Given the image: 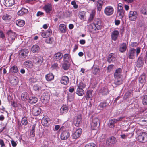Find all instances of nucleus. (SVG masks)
<instances>
[{
  "label": "nucleus",
  "instance_id": "bb28decb",
  "mask_svg": "<svg viewBox=\"0 0 147 147\" xmlns=\"http://www.w3.org/2000/svg\"><path fill=\"white\" fill-rule=\"evenodd\" d=\"M21 97L22 100L25 101L28 100L29 98V95L26 92L22 93L21 94Z\"/></svg>",
  "mask_w": 147,
  "mask_h": 147
},
{
  "label": "nucleus",
  "instance_id": "bf43d9fd",
  "mask_svg": "<svg viewBox=\"0 0 147 147\" xmlns=\"http://www.w3.org/2000/svg\"><path fill=\"white\" fill-rule=\"evenodd\" d=\"M0 145L1 147H5V146L4 142L2 139H0Z\"/></svg>",
  "mask_w": 147,
  "mask_h": 147
},
{
  "label": "nucleus",
  "instance_id": "79ce46f5",
  "mask_svg": "<svg viewBox=\"0 0 147 147\" xmlns=\"http://www.w3.org/2000/svg\"><path fill=\"white\" fill-rule=\"evenodd\" d=\"M96 12L95 10H93L90 14V17L89 19V21L90 22L92 21L94 18V17L95 14Z\"/></svg>",
  "mask_w": 147,
  "mask_h": 147
},
{
  "label": "nucleus",
  "instance_id": "6e6d98bb",
  "mask_svg": "<svg viewBox=\"0 0 147 147\" xmlns=\"http://www.w3.org/2000/svg\"><path fill=\"white\" fill-rule=\"evenodd\" d=\"M124 10L123 9L122 5L121 4L119 3L118 5L117 11Z\"/></svg>",
  "mask_w": 147,
  "mask_h": 147
},
{
  "label": "nucleus",
  "instance_id": "774afa93",
  "mask_svg": "<svg viewBox=\"0 0 147 147\" xmlns=\"http://www.w3.org/2000/svg\"><path fill=\"white\" fill-rule=\"evenodd\" d=\"M109 127L112 128H113L114 127V124L111 120L109 121Z\"/></svg>",
  "mask_w": 147,
  "mask_h": 147
},
{
  "label": "nucleus",
  "instance_id": "c85d7f7f",
  "mask_svg": "<svg viewBox=\"0 0 147 147\" xmlns=\"http://www.w3.org/2000/svg\"><path fill=\"white\" fill-rule=\"evenodd\" d=\"M45 77L47 80L51 81L54 78V76L52 73H49L45 75Z\"/></svg>",
  "mask_w": 147,
  "mask_h": 147
},
{
  "label": "nucleus",
  "instance_id": "412c9836",
  "mask_svg": "<svg viewBox=\"0 0 147 147\" xmlns=\"http://www.w3.org/2000/svg\"><path fill=\"white\" fill-rule=\"evenodd\" d=\"M39 49V47L36 45H35L31 47V51L33 53H37L38 52Z\"/></svg>",
  "mask_w": 147,
  "mask_h": 147
},
{
  "label": "nucleus",
  "instance_id": "f8f14e48",
  "mask_svg": "<svg viewBox=\"0 0 147 147\" xmlns=\"http://www.w3.org/2000/svg\"><path fill=\"white\" fill-rule=\"evenodd\" d=\"M70 136V134L67 131H65L62 132L60 135V138L61 140H65L68 139Z\"/></svg>",
  "mask_w": 147,
  "mask_h": 147
},
{
  "label": "nucleus",
  "instance_id": "864d4df0",
  "mask_svg": "<svg viewBox=\"0 0 147 147\" xmlns=\"http://www.w3.org/2000/svg\"><path fill=\"white\" fill-rule=\"evenodd\" d=\"M34 89L36 91H39L41 89L40 87L37 85H34L33 87Z\"/></svg>",
  "mask_w": 147,
  "mask_h": 147
},
{
  "label": "nucleus",
  "instance_id": "f3484780",
  "mask_svg": "<svg viewBox=\"0 0 147 147\" xmlns=\"http://www.w3.org/2000/svg\"><path fill=\"white\" fill-rule=\"evenodd\" d=\"M69 79L68 77L65 76H62L61 80V83L65 85H66L69 82Z\"/></svg>",
  "mask_w": 147,
  "mask_h": 147
},
{
  "label": "nucleus",
  "instance_id": "b1692460",
  "mask_svg": "<svg viewBox=\"0 0 147 147\" xmlns=\"http://www.w3.org/2000/svg\"><path fill=\"white\" fill-rule=\"evenodd\" d=\"M62 57V54L60 52H58L54 55V59L55 60L58 61L61 59Z\"/></svg>",
  "mask_w": 147,
  "mask_h": 147
},
{
  "label": "nucleus",
  "instance_id": "f03ea898",
  "mask_svg": "<svg viewBox=\"0 0 147 147\" xmlns=\"http://www.w3.org/2000/svg\"><path fill=\"white\" fill-rule=\"evenodd\" d=\"M7 34L8 35L7 39L9 43H12L16 38L17 35L15 32L11 30L8 31Z\"/></svg>",
  "mask_w": 147,
  "mask_h": 147
},
{
  "label": "nucleus",
  "instance_id": "f704fd0d",
  "mask_svg": "<svg viewBox=\"0 0 147 147\" xmlns=\"http://www.w3.org/2000/svg\"><path fill=\"white\" fill-rule=\"evenodd\" d=\"M92 73L95 75L98 74L100 71V69L99 67L97 65L94 67L92 71Z\"/></svg>",
  "mask_w": 147,
  "mask_h": 147
},
{
  "label": "nucleus",
  "instance_id": "680f3d73",
  "mask_svg": "<svg viewBox=\"0 0 147 147\" xmlns=\"http://www.w3.org/2000/svg\"><path fill=\"white\" fill-rule=\"evenodd\" d=\"M5 36L4 34L2 31H0V38L2 39H4Z\"/></svg>",
  "mask_w": 147,
  "mask_h": 147
},
{
  "label": "nucleus",
  "instance_id": "69168bd1",
  "mask_svg": "<svg viewBox=\"0 0 147 147\" xmlns=\"http://www.w3.org/2000/svg\"><path fill=\"white\" fill-rule=\"evenodd\" d=\"M11 143L12 146L13 147H15L16 146L17 144L16 143L14 140H12L11 141Z\"/></svg>",
  "mask_w": 147,
  "mask_h": 147
},
{
  "label": "nucleus",
  "instance_id": "aec40b11",
  "mask_svg": "<svg viewBox=\"0 0 147 147\" xmlns=\"http://www.w3.org/2000/svg\"><path fill=\"white\" fill-rule=\"evenodd\" d=\"M59 31L61 33H65L66 32V27L64 24H61L59 26Z\"/></svg>",
  "mask_w": 147,
  "mask_h": 147
},
{
  "label": "nucleus",
  "instance_id": "c03bdc74",
  "mask_svg": "<svg viewBox=\"0 0 147 147\" xmlns=\"http://www.w3.org/2000/svg\"><path fill=\"white\" fill-rule=\"evenodd\" d=\"M28 120L27 117H24L22 119L21 123L24 125H26L28 124Z\"/></svg>",
  "mask_w": 147,
  "mask_h": 147
},
{
  "label": "nucleus",
  "instance_id": "c756f323",
  "mask_svg": "<svg viewBox=\"0 0 147 147\" xmlns=\"http://www.w3.org/2000/svg\"><path fill=\"white\" fill-rule=\"evenodd\" d=\"M49 120V119L47 116H45L42 120V123L45 126L47 125L48 123Z\"/></svg>",
  "mask_w": 147,
  "mask_h": 147
},
{
  "label": "nucleus",
  "instance_id": "13d9d810",
  "mask_svg": "<svg viewBox=\"0 0 147 147\" xmlns=\"http://www.w3.org/2000/svg\"><path fill=\"white\" fill-rule=\"evenodd\" d=\"M71 4L73 5V7L75 9H77L78 7V5L76 3L75 1H73L71 2Z\"/></svg>",
  "mask_w": 147,
  "mask_h": 147
},
{
  "label": "nucleus",
  "instance_id": "20e7f679",
  "mask_svg": "<svg viewBox=\"0 0 147 147\" xmlns=\"http://www.w3.org/2000/svg\"><path fill=\"white\" fill-rule=\"evenodd\" d=\"M138 139L140 142H146L147 141V134L144 132L140 133L138 136Z\"/></svg>",
  "mask_w": 147,
  "mask_h": 147
},
{
  "label": "nucleus",
  "instance_id": "9d476101",
  "mask_svg": "<svg viewBox=\"0 0 147 147\" xmlns=\"http://www.w3.org/2000/svg\"><path fill=\"white\" fill-rule=\"evenodd\" d=\"M41 111L40 108L38 106L34 107L32 110V113L35 116H37L39 115Z\"/></svg>",
  "mask_w": 147,
  "mask_h": 147
},
{
  "label": "nucleus",
  "instance_id": "052dcab7",
  "mask_svg": "<svg viewBox=\"0 0 147 147\" xmlns=\"http://www.w3.org/2000/svg\"><path fill=\"white\" fill-rule=\"evenodd\" d=\"M58 67V64L57 63H54L52 65L51 68L52 69H56Z\"/></svg>",
  "mask_w": 147,
  "mask_h": 147
},
{
  "label": "nucleus",
  "instance_id": "7ed1b4c3",
  "mask_svg": "<svg viewBox=\"0 0 147 147\" xmlns=\"http://www.w3.org/2000/svg\"><path fill=\"white\" fill-rule=\"evenodd\" d=\"M91 127L92 130L97 129L100 126V123L98 118H93L91 123Z\"/></svg>",
  "mask_w": 147,
  "mask_h": 147
},
{
  "label": "nucleus",
  "instance_id": "a19ab883",
  "mask_svg": "<svg viewBox=\"0 0 147 147\" xmlns=\"http://www.w3.org/2000/svg\"><path fill=\"white\" fill-rule=\"evenodd\" d=\"M68 110L67 107L66 106H63L60 109V112L62 114L66 113Z\"/></svg>",
  "mask_w": 147,
  "mask_h": 147
},
{
  "label": "nucleus",
  "instance_id": "a18cd8bd",
  "mask_svg": "<svg viewBox=\"0 0 147 147\" xmlns=\"http://www.w3.org/2000/svg\"><path fill=\"white\" fill-rule=\"evenodd\" d=\"M115 83L116 85H120L122 83V81L120 78H115Z\"/></svg>",
  "mask_w": 147,
  "mask_h": 147
},
{
  "label": "nucleus",
  "instance_id": "8fccbe9b",
  "mask_svg": "<svg viewBox=\"0 0 147 147\" xmlns=\"http://www.w3.org/2000/svg\"><path fill=\"white\" fill-rule=\"evenodd\" d=\"M54 41L53 38H49L46 39L45 42L47 43L52 44Z\"/></svg>",
  "mask_w": 147,
  "mask_h": 147
},
{
  "label": "nucleus",
  "instance_id": "58836bf2",
  "mask_svg": "<svg viewBox=\"0 0 147 147\" xmlns=\"http://www.w3.org/2000/svg\"><path fill=\"white\" fill-rule=\"evenodd\" d=\"M81 122L80 117H77L76 119L75 120L74 123L75 125L76 126H78Z\"/></svg>",
  "mask_w": 147,
  "mask_h": 147
},
{
  "label": "nucleus",
  "instance_id": "39448f33",
  "mask_svg": "<svg viewBox=\"0 0 147 147\" xmlns=\"http://www.w3.org/2000/svg\"><path fill=\"white\" fill-rule=\"evenodd\" d=\"M138 16V13L136 11H131L128 14V18L129 20L132 21L136 20Z\"/></svg>",
  "mask_w": 147,
  "mask_h": 147
},
{
  "label": "nucleus",
  "instance_id": "0eeeda50",
  "mask_svg": "<svg viewBox=\"0 0 147 147\" xmlns=\"http://www.w3.org/2000/svg\"><path fill=\"white\" fill-rule=\"evenodd\" d=\"M29 51L26 49H24L20 50L19 53L20 57L21 58H24L28 56Z\"/></svg>",
  "mask_w": 147,
  "mask_h": 147
},
{
  "label": "nucleus",
  "instance_id": "ddd939ff",
  "mask_svg": "<svg viewBox=\"0 0 147 147\" xmlns=\"http://www.w3.org/2000/svg\"><path fill=\"white\" fill-rule=\"evenodd\" d=\"M116 141V138L113 136H112L107 139V143L109 145H111L114 144Z\"/></svg>",
  "mask_w": 147,
  "mask_h": 147
},
{
  "label": "nucleus",
  "instance_id": "09e8293b",
  "mask_svg": "<svg viewBox=\"0 0 147 147\" xmlns=\"http://www.w3.org/2000/svg\"><path fill=\"white\" fill-rule=\"evenodd\" d=\"M141 12L144 15H147V7H142L141 10Z\"/></svg>",
  "mask_w": 147,
  "mask_h": 147
},
{
  "label": "nucleus",
  "instance_id": "7c9ffc66",
  "mask_svg": "<svg viewBox=\"0 0 147 147\" xmlns=\"http://www.w3.org/2000/svg\"><path fill=\"white\" fill-rule=\"evenodd\" d=\"M24 65L26 67L31 68L33 66V63L32 62L30 61H27L25 62L24 63Z\"/></svg>",
  "mask_w": 147,
  "mask_h": 147
},
{
  "label": "nucleus",
  "instance_id": "423d86ee",
  "mask_svg": "<svg viewBox=\"0 0 147 147\" xmlns=\"http://www.w3.org/2000/svg\"><path fill=\"white\" fill-rule=\"evenodd\" d=\"M114 12V9L111 6H109L106 7L104 9V13L107 16L112 15Z\"/></svg>",
  "mask_w": 147,
  "mask_h": 147
},
{
  "label": "nucleus",
  "instance_id": "49530a36",
  "mask_svg": "<svg viewBox=\"0 0 147 147\" xmlns=\"http://www.w3.org/2000/svg\"><path fill=\"white\" fill-rule=\"evenodd\" d=\"M92 94V91L89 90L87 91L86 94V99L87 100H88L91 97Z\"/></svg>",
  "mask_w": 147,
  "mask_h": 147
},
{
  "label": "nucleus",
  "instance_id": "603ef678",
  "mask_svg": "<svg viewBox=\"0 0 147 147\" xmlns=\"http://www.w3.org/2000/svg\"><path fill=\"white\" fill-rule=\"evenodd\" d=\"M86 86V85L85 84H84L83 82H81L79 84L78 87V88H81L83 89V88L85 87Z\"/></svg>",
  "mask_w": 147,
  "mask_h": 147
},
{
  "label": "nucleus",
  "instance_id": "3c124183",
  "mask_svg": "<svg viewBox=\"0 0 147 147\" xmlns=\"http://www.w3.org/2000/svg\"><path fill=\"white\" fill-rule=\"evenodd\" d=\"M85 15V14L84 13L80 12L79 13V17L82 20H85L84 18Z\"/></svg>",
  "mask_w": 147,
  "mask_h": 147
},
{
  "label": "nucleus",
  "instance_id": "1a4fd4ad",
  "mask_svg": "<svg viewBox=\"0 0 147 147\" xmlns=\"http://www.w3.org/2000/svg\"><path fill=\"white\" fill-rule=\"evenodd\" d=\"M33 61L37 65L39 66L42 64L43 62V59L41 57H34Z\"/></svg>",
  "mask_w": 147,
  "mask_h": 147
},
{
  "label": "nucleus",
  "instance_id": "f257e3e1",
  "mask_svg": "<svg viewBox=\"0 0 147 147\" xmlns=\"http://www.w3.org/2000/svg\"><path fill=\"white\" fill-rule=\"evenodd\" d=\"M141 48L139 47L136 48V50L134 48H131L128 51L127 53V56L129 59H134L135 58L136 56L137 57L138 54L140 53L141 51Z\"/></svg>",
  "mask_w": 147,
  "mask_h": 147
},
{
  "label": "nucleus",
  "instance_id": "de8ad7c7",
  "mask_svg": "<svg viewBox=\"0 0 147 147\" xmlns=\"http://www.w3.org/2000/svg\"><path fill=\"white\" fill-rule=\"evenodd\" d=\"M67 63L64 62L62 65V67L64 70H67L69 68V65L67 64Z\"/></svg>",
  "mask_w": 147,
  "mask_h": 147
},
{
  "label": "nucleus",
  "instance_id": "5fc2aeb1",
  "mask_svg": "<svg viewBox=\"0 0 147 147\" xmlns=\"http://www.w3.org/2000/svg\"><path fill=\"white\" fill-rule=\"evenodd\" d=\"M85 147H96L94 143H89L87 144Z\"/></svg>",
  "mask_w": 147,
  "mask_h": 147
},
{
  "label": "nucleus",
  "instance_id": "6e6552de",
  "mask_svg": "<svg viewBox=\"0 0 147 147\" xmlns=\"http://www.w3.org/2000/svg\"><path fill=\"white\" fill-rule=\"evenodd\" d=\"M43 9L47 13H50L52 9V4L51 3L46 4L43 7Z\"/></svg>",
  "mask_w": 147,
  "mask_h": 147
},
{
  "label": "nucleus",
  "instance_id": "6ab92c4d",
  "mask_svg": "<svg viewBox=\"0 0 147 147\" xmlns=\"http://www.w3.org/2000/svg\"><path fill=\"white\" fill-rule=\"evenodd\" d=\"M122 70L120 68L117 69L114 74V77L115 78H120Z\"/></svg>",
  "mask_w": 147,
  "mask_h": 147
},
{
  "label": "nucleus",
  "instance_id": "ea45409f",
  "mask_svg": "<svg viewBox=\"0 0 147 147\" xmlns=\"http://www.w3.org/2000/svg\"><path fill=\"white\" fill-rule=\"evenodd\" d=\"M107 103L106 102H102L98 105V108L102 109L107 106Z\"/></svg>",
  "mask_w": 147,
  "mask_h": 147
},
{
  "label": "nucleus",
  "instance_id": "338daca9",
  "mask_svg": "<svg viewBox=\"0 0 147 147\" xmlns=\"http://www.w3.org/2000/svg\"><path fill=\"white\" fill-rule=\"evenodd\" d=\"M109 127L112 128H113L114 127V124L111 120L109 121Z\"/></svg>",
  "mask_w": 147,
  "mask_h": 147
},
{
  "label": "nucleus",
  "instance_id": "a211bd4d",
  "mask_svg": "<svg viewBox=\"0 0 147 147\" xmlns=\"http://www.w3.org/2000/svg\"><path fill=\"white\" fill-rule=\"evenodd\" d=\"M14 3V0H5L4 5L6 7H9L12 6Z\"/></svg>",
  "mask_w": 147,
  "mask_h": 147
},
{
  "label": "nucleus",
  "instance_id": "4468645a",
  "mask_svg": "<svg viewBox=\"0 0 147 147\" xmlns=\"http://www.w3.org/2000/svg\"><path fill=\"white\" fill-rule=\"evenodd\" d=\"M82 132V129L79 128L77 129L72 135L73 138L76 139L78 138Z\"/></svg>",
  "mask_w": 147,
  "mask_h": 147
},
{
  "label": "nucleus",
  "instance_id": "4be33fe9",
  "mask_svg": "<svg viewBox=\"0 0 147 147\" xmlns=\"http://www.w3.org/2000/svg\"><path fill=\"white\" fill-rule=\"evenodd\" d=\"M143 58L141 57H139L136 65L137 67L139 68L142 67L143 66Z\"/></svg>",
  "mask_w": 147,
  "mask_h": 147
},
{
  "label": "nucleus",
  "instance_id": "e2e57ef3",
  "mask_svg": "<svg viewBox=\"0 0 147 147\" xmlns=\"http://www.w3.org/2000/svg\"><path fill=\"white\" fill-rule=\"evenodd\" d=\"M46 32L47 34L48 35V36H49L52 33V31L51 29L49 28L47 30Z\"/></svg>",
  "mask_w": 147,
  "mask_h": 147
},
{
  "label": "nucleus",
  "instance_id": "e433bc0d",
  "mask_svg": "<svg viewBox=\"0 0 147 147\" xmlns=\"http://www.w3.org/2000/svg\"><path fill=\"white\" fill-rule=\"evenodd\" d=\"M11 18V16L7 14H4L2 17V19L5 21L9 20Z\"/></svg>",
  "mask_w": 147,
  "mask_h": 147
},
{
  "label": "nucleus",
  "instance_id": "473e14b6",
  "mask_svg": "<svg viewBox=\"0 0 147 147\" xmlns=\"http://www.w3.org/2000/svg\"><path fill=\"white\" fill-rule=\"evenodd\" d=\"M124 16V11H117V16L119 19H122Z\"/></svg>",
  "mask_w": 147,
  "mask_h": 147
},
{
  "label": "nucleus",
  "instance_id": "5701e85b",
  "mask_svg": "<svg viewBox=\"0 0 147 147\" xmlns=\"http://www.w3.org/2000/svg\"><path fill=\"white\" fill-rule=\"evenodd\" d=\"M63 59L64 62L68 63L71 60V57L69 54H65L63 55Z\"/></svg>",
  "mask_w": 147,
  "mask_h": 147
},
{
  "label": "nucleus",
  "instance_id": "4c0bfd02",
  "mask_svg": "<svg viewBox=\"0 0 147 147\" xmlns=\"http://www.w3.org/2000/svg\"><path fill=\"white\" fill-rule=\"evenodd\" d=\"M76 93L79 96H82L84 93V90L78 87Z\"/></svg>",
  "mask_w": 147,
  "mask_h": 147
},
{
  "label": "nucleus",
  "instance_id": "37998d69",
  "mask_svg": "<svg viewBox=\"0 0 147 147\" xmlns=\"http://www.w3.org/2000/svg\"><path fill=\"white\" fill-rule=\"evenodd\" d=\"M142 99L143 104L144 105H147V95L143 96Z\"/></svg>",
  "mask_w": 147,
  "mask_h": 147
},
{
  "label": "nucleus",
  "instance_id": "393cba45",
  "mask_svg": "<svg viewBox=\"0 0 147 147\" xmlns=\"http://www.w3.org/2000/svg\"><path fill=\"white\" fill-rule=\"evenodd\" d=\"M38 100L37 98L35 97L32 96L29 98L28 102L31 104H33L36 103Z\"/></svg>",
  "mask_w": 147,
  "mask_h": 147
},
{
  "label": "nucleus",
  "instance_id": "4d7b16f0",
  "mask_svg": "<svg viewBox=\"0 0 147 147\" xmlns=\"http://www.w3.org/2000/svg\"><path fill=\"white\" fill-rule=\"evenodd\" d=\"M108 58L115 60V55L113 53H111L108 56Z\"/></svg>",
  "mask_w": 147,
  "mask_h": 147
},
{
  "label": "nucleus",
  "instance_id": "cd10ccee",
  "mask_svg": "<svg viewBox=\"0 0 147 147\" xmlns=\"http://www.w3.org/2000/svg\"><path fill=\"white\" fill-rule=\"evenodd\" d=\"M28 12V10L27 9L23 8L18 12V15L22 16Z\"/></svg>",
  "mask_w": 147,
  "mask_h": 147
},
{
  "label": "nucleus",
  "instance_id": "a878e982",
  "mask_svg": "<svg viewBox=\"0 0 147 147\" xmlns=\"http://www.w3.org/2000/svg\"><path fill=\"white\" fill-rule=\"evenodd\" d=\"M16 24L18 26L23 27L25 24V22L24 20L19 19L16 21Z\"/></svg>",
  "mask_w": 147,
  "mask_h": 147
},
{
  "label": "nucleus",
  "instance_id": "0e129e2a",
  "mask_svg": "<svg viewBox=\"0 0 147 147\" xmlns=\"http://www.w3.org/2000/svg\"><path fill=\"white\" fill-rule=\"evenodd\" d=\"M42 36L44 38H45L49 36L46 32H42L41 34Z\"/></svg>",
  "mask_w": 147,
  "mask_h": 147
},
{
  "label": "nucleus",
  "instance_id": "c9c22d12",
  "mask_svg": "<svg viewBox=\"0 0 147 147\" xmlns=\"http://www.w3.org/2000/svg\"><path fill=\"white\" fill-rule=\"evenodd\" d=\"M146 76L144 74L141 75L139 78V80L140 83L144 84L146 82Z\"/></svg>",
  "mask_w": 147,
  "mask_h": 147
},
{
  "label": "nucleus",
  "instance_id": "72a5a7b5",
  "mask_svg": "<svg viewBox=\"0 0 147 147\" xmlns=\"http://www.w3.org/2000/svg\"><path fill=\"white\" fill-rule=\"evenodd\" d=\"M10 71L12 73L15 74L18 72V69L16 65H13L10 69Z\"/></svg>",
  "mask_w": 147,
  "mask_h": 147
},
{
  "label": "nucleus",
  "instance_id": "2f4dec72",
  "mask_svg": "<svg viewBox=\"0 0 147 147\" xmlns=\"http://www.w3.org/2000/svg\"><path fill=\"white\" fill-rule=\"evenodd\" d=\"M127 46L126 43H123L120 45L119 51L121 52H124L126 50Z\"/></svg>",
  "mask_w": 147,
  "mask_h": 147
},
{
  "label": "nucleus",
  "instance_id": "9b49d317",
  "mask_svg": "<svg viewBox=\"0 0 147 147\" xmlns=\"http://www.w3.org/2000/svg\"><path fill=\"white\" fill-rule=\"evenodd\" d=\"M94 24L98 30H100L102 27V24L101 21L98 19L95 20Z\"/></svg>",
  "mask_w": 147,
  "mask_h": 147
},
{
  "label": "nucleus",
  "instance_id": "2eb2a0df",
  "mask_svg": "<svg viewBox=\"0 0 147 147\" xmlns=\"http://www.w3.org/2000/svg\"><path fill=\"white\" fill-rule=\"evenodd\" d=\"M97 9L98 11H100L102 9V6L104 4L103 1L98 0L96 2Z\"/></svg>",
  "mask_w": 147,
  "mask_h": 147
},
{
  "label": "nucleus",
  "instance_id": "dca6fc26",
  "mask_svg": "<svg viewBox=\"0 0 147 147\" xmlns=\"http://www.w3.org/2000/svg\"><path fill=\"white\" fill-rule=\"evenodd\" d=\"M119 35V32L117 30H114L112 32L111 34V37L112 40L116 41L117 40Z\"/></svg>",
  "mask_w": 147,
  "mask_h": 147
}]
</instances>
